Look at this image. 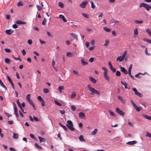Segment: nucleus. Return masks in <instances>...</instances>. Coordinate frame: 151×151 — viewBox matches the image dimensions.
<instances>
[{"label":"nucleus","mask_w":151,"mask_h":151,"mask_svg":"<svg viewBox=\"0 0 151 151\" xmlns=\"http://www.w3.org/2000/svg\"><path fill=\"white\" fill-rule=\"evenodd\" d=\"M104 76L106 80L108 81H109V77L107 75H104Z\"/></svg>","instance_id":"79ce46f5"},{"label":"nucleus","mask_w":151,"mask_h":151,"mask_svg":"<svg viewBox=\"0 0 151 151\" xmlns=\"http://www.w3.org/2000/svg\"><path fill=\"white\" fill-rule=\"evenodd\" d=\"M137 143V142L135 141H132L128 142L126 143V144L129 145H134Z\"/></svg>","instance_id":"9b49d317"},{"label":"nucleus","mask_w":151,"mask_h":151,"mask_svg":"<svg viewBox=\"0 0 151 151\" xmlns=\"http://www.w3.org/2000/svg\"><path fill=\"white\" fill-rule=\"evenodd\" d=\"M109 112L110 114V115L111 116H113L114 115V113L113 112H112V111H110V110L109 111Z\"/></svg>","instance_id":"69168bd1"},{"label":"nucleus","mask_w":151,"mask_h":151,"mask_svg":"<svg viewBox=\"0 0 151 151\" xmlns=\"http://www.w3.org/2000/svg\"><path fill=\"white\" fill-rule=\"evenodd\" d=\"M109 40H106L105 41V43L104 44V45L105 46H107L109 43Z\"/></svg>","instance_id":"4c0bfd02"},{"label":"nucleus","mask_w":151,"mask_h":151,"mask_svg":"<svg viewBox=\"0 0 151 151\" xmlns=\"http://www.w3.org/2000/svg\"><path fill=\"white\" fill-rule=\"evenodd\" d=\"M38 138L39 139V140L40 142H44L45 141V139L43 137H38Z\"/></svg>","instance_id":"4be33fe9"},{"label":"nucleus","mask_w":151,"mask_h":151,"mask_svg":"<svg viewBox=\"0 0 151 151\" xmlns=\"http://www.w3.org/2000/svg\"><path fill=\"white\" fill-rule=\"evenodd\" d=\"M88 88L89 90L92 93L96 94H99L100 93L99 91L95 89L94 88H92L90 84L88 85Z\"/></svg>","instance_id":"f03ea898"},{"label":"nucleus","mask_w":151,"mask_h":151,"mask_svg":"<svg viewBox=\"0 0 151 151\" xmlns=\"http://www.w3.org/2000/svg\"><path fill=\"white\" fill-rule=\"evenodd\" d=\"M9 149L11 151H17L15 149L12 147H10Z\"/></svg>","instance_id":"338daca9"},{"label":"nucleus","mask_w":151,"mask_h":151,"mask_svg":"<svg viewBox=\"0 0 151 151\" xmlns=\"http://www.w3.org/2000/svg\"><path fill=\"white\" fill-rule=\"evenodd\" d=\"M102 69L104 71V75H107L108 73V70L107 69L104 67H103L102 68Z\"/></svg>","instance_id":"f3484780"},{"label":"nucleus","mask_w":151,"mask_h":151,"mask_svg":"<svg viewBox=\"0 0 151 151\" xmlns=\"http://www.w3.org/2000/svg\"><path fill=\"white\" fill-rule=\"evenodd\" d=\"M23 5V4H22V2L21 1H19L17 3V5L18 6H22Z\"/></svg>","instance_id":"8fccbe9b"},{"label":"nucleus","mask_w":151,"mask_h":151,"mask_svg":"<svg viewBox=\"0 0 151 151\" xmlns=\"http://www.w3.org/2000/svg\"><path fill=\"white\" fill-rule=\"evenodd\" d=\"M35 146L38 148H39L40 149H42V147L41 146L39 145L37 143H35Z\"/></svg>","instance_id":"f704fd0d"},{"label":"nucleus","mask_w":151,"mask_h":151,"mask_svg":"<svg viewBox=\"0 0 151 151\" xmlns=\"http://www.w3.org/2000/svg\"><path fill=\"white\" fill-rule=\"evenodd\" d=\"M119 22H120L119 21L116 20L113 18H111L110 22V23H119Z\"/></svg>","instance_id":"0eeeda50"},{"label":"nucleus","mask_w":151,"mask_h":151,"mask_svg":"<svg viewBox=\"0 0 151 151\" xmlns=\"http://www.w3.org/2000/svg\"><path fill=\"white\" fill-rule=\"evenodd\" d=\"M124 59L121 56L118 57L116 58V61H119V62L123 61Z\"/></svg>","instance_id":"4468645a"},{"label":"nucleus","mask_w":151,"mask_h":151,"mask_svg":"<svg viewBox=\"0 0 151 151\" xmlns=\"http://www.w3.org/2000/svg\"><path fill=\"white\" fill-rule=\"evenodd\" d=\"M135 22L136 24H142L143 23V21H138L137 20H136L135 21Z\"/></svg>","instance_id":"ea45409f"},{"label":"nucleus","mask_w":151,"mask_h":151,"mask_svg":"<svg viewBox=\"0 0 151 151\" xmlns=\"http://www.w3.org/2000/svg\"><path fill=\"white\" fill-rule=\"evenodd\" d=\"M59 17L60 19H62L63 21L64 22H67V20L66 19L64 16L63 15L60 14L59 15Z\"/></svg>","instance_id":"1a4fd4ad"},{"label":"nucleus","mask_w":151,"mask_h":151,"mask_svg":"<svg viewBox=\"0 0 151 151\" xmlns=\"http://www.w3.org/2000/svg\"><path fill=\"white\" fill-rule=\"evenodd\" d=\"M132 64H131L129 67V68H128V72H131V70L132 68Z\"/></svg>","instance_id":"4d7b16f0"},{"label":"nucleus","mask_w":151,"mask_h":151,"mask_svg":"<svg viewBox=\"0 0 151 151\" xmlns=\"http://www.w3.org/2000/svg\"><path fill=\"white\" fill-rule=\"evenodd\" d=\"M54 102L55 104L59 106H62V105L59 102H58L56 100H55Z\"/></svg>","instance_id":"58836bf2"},{"label":"nucleus","mask_w":151,"mask_h":151,"mask_svg":"<svg viewBox=\"0 0 151 151\" xmlns=\"http://www.w3.org/2000/svg\"><path fill=\"white\" fill-rule=\"evenodd\" d=\"M127 54V51H125L122 55V56H121L124 59L126 56Z\"/></svg>","instance_id":"49530a36"},{"label":"nucleus","mask_w":151,"mask_h":151,"mask_svg":"<svg viewBox=\"0 0 151 151\" xmlns=\"http://www.w3.org/2000/svg\"><path fill=\"white\" fill-rule=\"evenodd\" d=\"M71 35L73 36V38L75 39L76 40H78L77 36L76 35L73 33H71Z\"/></svg>","instance_id":"c85d7f7f"},{"label":"nucleus","mask_w":151,"mask_h":151,"mask_svg":"<svg viewBox=\"0 0 151 151\" xmlns=\"http://www.w3.org/2000/svg\"><path fill=\"white\" fill-rule=\"evenodd\" d=\"M33 117L34 119V120L36 121H40V120L39 119H38L35 116H33Z\"/></svg>","instance_id":"0e129e2a"},{"label":"nucleus","mask_w":151,"mask_h":151,"mask_svg":"<svg viewBox=\"0 0 151 151\" xmlns=\"http://www.w3.org/2000/svg\"><path fill=\"white\" fill-rule=\"evenodd\" d=\"M46 22V19L44 18L43 21H42V24L43 25H45V23Z\"/></svg>","instance_id":"13d9d810"},{"label":"nucleus","mask_w":151,"mask_h":151,"mask_svg":"<svg viewBox=\"0 0 151 151\" xmlns=\"http://www.w3.org/2000/svg\"><path fill=\"white\" fill-rule=\"evenodd\" d=\"M81 64L83 65H87L88 64V62L84 61L83 59L82 58L81 60Z\"/></svg>","instance_id":"f8f14e48"},{"label":"nucleus","mask_w":151,"mask_h":151,"mask_svg":"<svg viewBox=\"0 0 151 151\" xmlns=\"http://www.w3.org/2000/svg\"><path fill=\"white\" fill-rule=\"evenodd\" d=\"M104 30L106 32H109L111 31V30L109 28H107L106 27H103Z\"/></svg>","instance_id":"b1692460"},{"label":"nucleus","mask_w":151,"mask_h":151,"mask_svg":"<svg viewBox=\"0 0 151 151\" xmlns=\"http://www.w3.org/2000/svg\"><path fill=\"white\" fill-rule=\"evenodd\" d=\"M143 40L144 41L147 42L148 43L151 44V40L145 38H143Z\"/></svg>","instance_id":"a211bd4d"},{"label":"nucleus","mask_w":151,"mask_h":151,"mask_svg":"<svg viewBox=\"0 0 151 151\" xmlns=\"http://www.w3.org/2000/svg\"><path fill=\"white\" fill-rule=\"evenodd\" d=\"M38 10V11H40L42 9V7L38 5H37L36 6Z\"/></svg>","instance_id":"c03bdc74"},{"label":"nucleus","mask_w":151,"mask_h":151,"mask_svg":"<svg viewBox=\"0 0 151 151\" xmlns=\"http://www.w3.org/2000/svg\"><path fill=\"white\" fill-rule=\"evenodd\" d=\"M89 79L93 83H95L96 82V80L91 76H89Z\"/></svg>","instance_id":"9d476101"},{"label":"nucleus","mask_w":151,"mask_h":151,"mask_svg":"<svg viewBox=\"0 0 151 151\" xmlns=\"http://www.w3.org/2000/svg\"><path fill=\"white\" fill-rule=\"evenodd\" d=\"M145 8L147 11H149L150 9H151V6L147 4H146Z\"/></svg>","instance_id":"6ab92c4d"},{"label":"nucleus","mask_w":151,"mask_h":151,"mask_svg":"<svg viewBox=\"0 0 151 151\" xmlns=\"http://www.w3.org/2000/svg\"><path fill=\"white\" fill-rule=\"evenodd\" d=\"M58 90L60 92H61V90L64 89V87L63 86H60L58 87Z\"/></svg>","instance_id":"72a5a7b5"},{"label":"nucleus","mask_w":151,"mask_h":151,"mask_svg":"<svg viewBox=\"0 0 151 151\" xmlns=\"http://www.w3.org/2000/svg\"><path fill=\"white\" fill-rule=\"evenodd\" d=\"M121 74L119 70L117 71L116 73V75L118 76H120Z\"/></svg>","instance_id":"a19ab883"},{"label":"nucleus","mask_w":151,"mask_h":151,"mask_svg":"<svg viewBox=\"0 0 151 151\" xmlns=\"http://www.w3.org/2000/svg\"><path fill=\"white\" fill-rule=\"evenodd\" d=\"M2 130L0 128V135L1 138H3L4 137V134L1 133Z\"/></svg>","instance_id":"e2e57ef3"},{"label":"nucleus","mask_w":151,"mask_h":151,"mask_svg":"<svg viewBox=\"0 0 151 151\" xmlns=\"http://www.w3.org/2000/svg\"><path fill=\"white\" fill-rule=\"evenodd\" d=\"M28 101L30 103V104L32 105V106H34V104L33 103V101H32L30 99L29 100H28Z\"/></svg>","instance_id":"3c124183"},{"label":"nucleus","mask_w":151,"mask_h":151,"mask_svg":"<svg viewBox=\"0 0 151 151\" xmlns=\"http://www.w3.org/2000/svg\"><path fill=\"white\" fill-rule=\"evenodd\" d=\"M79 117L82 119H84L86 118L85 114L83 112H80L78 114Z\"/></svg>","instance_id":"39448f33"},{"label":"nucleus","mask_w":151,"mask_h":151,"mask_svg":"<svg viewBox=\"0 0 151 151\" xmlns=\"http://www.w3.org/2000/svg\"><path fill=\"white\" fill-rule=\"evenodd\" d=\"M13 137L14 139H17L19 137L18 134L17 133H13Z\"/></svg>","instance_id":"412c9836"},{"label":"nucleus","mask_w":151,"mask_h":151,"mask_svg":"<svg viewBox=\"0 0 151 151\" xmlns=\"http://www.w3.org/2000/svg\"><path fill=\"white\" fill-rule=\"evenodd\" d=\"M0 85L1 86L3 87L4 88H5L6 89V87L3 83L1 80L0 81Z\"/></svg>","instance_id":"7c9ffc66"},{"label":"nucleus","mask_w":151,"mask_h":151,"mask_svg":"<svg viewBox=\"0 0 151 151\" xmlns=\"http://www.w3.org/2000/svg\"><path fill=\"white\" fill-rule=\"evenodd\" d=\"M5 61L6 63L9 64L10 63V60L9 59L6 58L5 59Z\"/></svg>","instance_id":"c9c22d12"},{"label":"nucleus","mask_w":151,"mask_h":151,"mask_svg":"<svg viewBox=\"0 0 151 151\" xmlns=\"http://www.w3.org/2000/svg\"><path fill=\"white\" fill-rule=\"evenodd\" d=\"M14 112L16 116L17 117H19V114L18 113L17 107L15 106L14 108Z\"/></svg>","instance_id":"dca6fc26"},{"label":"nucleus","mask_w":151,"mask_h":151,"mask_svg":"<svg viewBox=\"0 0 151 151\" xmlns=\"http://www.w3.org/2000/svg\"><path fill=\"white\" fill-rule=\"evenodd\" d=\"M13 32L14 31L11 29L6 30L5 31L6 33L9 35L12 34Z\"/></svg>","instance_id":"6e6552de"},{"label":"nucleus","mask_w":151,"mask_h":151,"mask_svg":"<svg viewBox=\"0 0 151 151\" xmlns=\"http://www.w3.org/2000/svg\"><path fill=\"white\" fill-rule=\"evenodd\" d=\"M82 15L88 19L89 18V15L86 14L82 13Z\"/></svg>","instance_id":"c756f323"},{"label":"nucleus","mask_w":151,"mask_h":151,"mask_svg":"<svg viewBox=\"0 0 151 151\" xmlns=\"http://www.w3.org/2000/svg\"><path fill=\"white\" fill-rule=\"evenodd\" d=\"M17 24H26V22H24L22 21L17 20L16 22Z\"/></svg>","instance_id":"ddd939ff"},{"label":"nucleus","mask_w":151,"mask_h":151,"mask_svg":"<svg viewBox=\"0 0 151 151\" xmlns=\"http://www.w3.org/2000/svg\"><path fill=\"white\" fill-rule=\"evenodd\" d=\"M17 104L18 106H19V108H20V107H22V106L21 105V104H20V102L19 101V99H17Z\"/></svg>","instance_id":"5fc2aeb1"},{"label":"nucleus","mask_w":151,"mask_h":151,"mask_svg":"<svg viewBox=\"0 0 151 151\" xmlns=\"http://www.w3.org/2000/svg\"><path fill=\"white\" fill-rule=\"evenodd\" d=\"M134 107L137 111L139 112L140 111V109L137 106V105L135 106Z\"/></svg>","instance_id":"37998d69"},{"label":"nucleus","mask_w":151,"mask_h":151,"mask_svg":"<svg viewBox=\"0 0 151 151\" xmlns=\"http://www.w3.org/2000/svg\"><path fill=\"white\" fill-rule=\"evenodd\" d=\"M120 68L121 69V70L122 72L125 74H127L128 72L124 68L120 67Z\"/></svg>","instance_id":"423d86ee"},{"label":"nucleus","mask_w":151,"mask_h":151,"mask_svg":"<svg viewBox=\"0 0 151 151\" xmlns=\"http://www.w3.org/2000/svg\"><path fill=\"white\" fill-rule=\"evenodd\" d=\"M134 33L135 35H137V34L138 33V29L137 28H135L134 29Z\"/></svg>","instance_id":"a18cd8bd"},{"label":"nucleus","mask_w":151,"mask_h":151,"mask_svg":"<svg viewBox=\"0 0 151 151\" xmlns=\"http://www.w3.org/2000/svg\"><path fill=\"white\" fill-rule=\"evenodd\" d=\"M79 139L81 141H85V140L84 139L83 136L82 135H81L80 136Z\"/></svg>","instance_id":"cd10ccee"},{"label":"nucleus","mask_w":151,"mask_h":151,"mask_svg":"<svg viewBox=\"0 0 151 151\" xmlns=\"http://www.w3.org/2000/svg\"><path fill=\"white\" fill-rule=\"evenodd\" d=\"M118 98L119 100L121 101L122 103L125 102V101L123 99V98L122 97H121L120 96H118Z\"/></svg>","instance_id":"393cba45"},{"label":"nucleus","mask_w":151,"mask_h":151,"mask_svg":"<svg viewBox=\"0 0 151 151\" xmlns=\"http://www.w3.org/2000/svg\"><path fill=\"white\" fill-rule=\"evenodd\" d=\"M146 31L148 33V35L151 36V31L148 29H147Z\"/></svg>","instance_id":"de8ad7c7"},{"label":"nucleus","mask_w":151,"mask_h":151,"mask_svg":"<svg viewBox=\"0 0 151 151\" xmlns=\"http://www.w3.org/2000/svg\"><path fill=\"white\" fill-rule=\"evenodd\" d=\"M133 90L135 94H141L140 93L137 91V89L135 88H133Z\"/></svg>","instance_id":"a878e982"},{"label":"nucleus","mask_w":151,"mask_h":151,"mask_svg":"<svg viewBox=\"0 0 151 151\" xmlns=\"http://www.w3.org/2000/svg\"><path fill=\"white\" fill-rule=\"evenodd\" d=\"M49 90L47 88H44V92L45 93H47L49 92Z\"/></svg>","instance_id":"09e8293b"},{"label":"nucleus","mask_w":151,"mask_h":151,"mask_svg":"<svg viewBox=\"0 0 151 151\" xmlns=\"http://www.w3.org/2000/svg\"><path fill=\"white\" fill-rule=\"evenodd\" d=\"M97 132L98 129H95L94 131L91 132V134L92 135H94L97 133Z\"/></svg>","instance_id":"aec40b11"},{"label":"nucleus","mask_w":151,"mask_h":151,"mask_svg":"<svg viewBox=\"0 0 151 151\" xmlns=\"http://www.w3.org/2000/svg\"><path fill=\"white\" fill-rule=\"evenodd\" d=\"M146 4L144 3H141L139 4V8H141L142 7H144L145 8Z\"/></svg>","instance_id":"bb28decb"},{"label":"nucleus","mask_w":151,"mask_h":151,"mask_svg":"<svg viewBox=\"0 0 151 151\" xmlns=\"http://www.w3.org/2000/svg\"><path fill=\"white\" fill-rule=\"evenodd\" d=\"M71 109L73 111H74L76 110V107L73 105L72 106H71Z\"/></svg>","instance_id":"680f3d73"},{"label":"nucleus","mask_w":151,"mask_h":151,"mask_svg":"<svg viewBox=\"0 0 151 151\" xmlns=\"http://www.w3.org/2000/svg\"><path fill=\"white\" fill-rule=\"evenodd\" d=\"M146 136L149 137L150 138H151V134L150 133L148 132H146Z\"/></svg>","instance_id":"e433bc0d"},{"label":"nucleus","mask_w":151,"mask_h":151,"mask_svg":"<svg viewBox=\"0 0 151 151\" xmlns=\"http://www.w3.org/2000/svg\"><path fill=\"white\" fill-rule=\"evenodd\" d=\"M37 99L39 101H40V102L43 100V99L40 96H38Z\"/></svg>","instance_id":"603ef678"},{"label":"nucleus","mask_w":151,"mask_h":151,"mask_svg":"<svg viewBox=\"0 0 151 151\" xmlns=\"http://www.w3.org/2000/svg\"><path fill=\"white\" fill-rule=\"evenodd\" d=\"M87 3L88 2L87 1H85L83 2L80 4V6L82 8H85L86 7Z\"/></svg>","instance_id":"20e7f679"},{"label":"nucleus","mask_w":151,"mask_h":151,"mask_svg":"<svg viewBox=\"0 0 151 151\" xmlns=\"http://www.w3.org/2000/svg\"><path fill=\"white\" fill-rule=\"evenodd\" d=\"M7 78L8 80L10 82V83L12 82V80L11 78H10L9 77V76L8 75H7Z\"/></svg>","instance_id":"052dcab7"},{"label":"nucleus","mask_w":151,"mask_h":151,"mask_svg":"<svg viewBox=\"0 0 151 151\" xmlns=\"http://www.w3.org/2000/svg\"><path fill=\"white\" fill-rule=\"evenodd\" d=\"M94 58L93 57H91L89 60V62L92 63L93 62Z\"/></svg>","instance_id":"774afa93"},{"label":"nucleus","mask_w":151,"mask_h":151,"mask_svg":"<svg viewBox=\"0 0 151 151\" xmlns=\"http://www.w3.org/2000/svg\"><path fill=\"white\" fill-rule=\"evenodd\" d=\"M140 74H142V75H144L142 73H138L136 75H135V77H138L139 78H141V77L140 76H139V75H140Z\"/></svg>","instance_id":"bf43d9fd"},{"label":"nucleus","mask_w":151,"mask_h":151,"mask_svg":"<svg viewBox=\"0 0 151 151\" xmlns=\"http://www.w3.org/2000/svg\"><path fill=\"white\" fill-rule=\"evenodd\" d=\"M121 82L122 84V85H123L124 86V87L125 88H127V89L128 88V87L127 86V83H126L122 81H121Z\"/></svg>","instance_id":"5701e85b"},{"label":"nucleus","mask_w":151,"mask_h":151,"mask_svg":"<svg viewBox=\"0 0 151 151\" xmlns=\"http://www.w3.org/2000/svg\"><path fill=\"white\" fill-rule=\"evenodd\" d=\"M58 5L61 8H63L64 6L63 4V3L60 2H58Z\"/></svg>","instance_id":"2f4dec72"},{"label":"nucleus","mask_w":151,"mask_h":151,"mask_svg":"<svg viewBox=\"0 0 151 151\" xmlns=\"http://www.w3.org/2000/svg\"><path fill=\"white\" fill-rule=\"evenodd\" d=\"M116 110L117 113H118L119 115L122 116H124L125 113L121 110H120L119 108H116Z\"/></svg>","instance_id":"7ed1b4c3"},{"label":"nucleus","mask_w":151,"mask_h":151,"mask_svg":"<svg viewBox=\"0 0 151 151\" xmlns=\"http://www.w3.org/2000/svg\"><path fill=\"white\" fill-rule=\"evenodd\" d=\"M110 68L112 70L113 72H115L116 71V69L114 68L113 67H112L111 68Z\"/></svg>","instance_id":"6e6d98bb"},{"label":"nucleus","mask_w":151,"mask_h":151,"mask_svg":"<svg viewBox=\"0 0 151 151\" xmlns=\"http://www.w3.org/2000/svg\"><path fill=\"white\" fill-rule=\"evenodd\" d=\"M59 125L62 127L65 131H67L68 130V128L65 126L63 125L60 122L59 123Z\"/></svg>","instance_id":"2eb2a0df"},{"label":"nucleus","mask_w":151,"mask_h":151,"mask_svg":"<svg viewBox=\"0 0 151 151\" xmlns=\"http://www.w3.org/2000/svg\"><path fill=\"white\" fill-rule=\"evenodd\" d=\"M131 72H128L129 75L133 79H134V77L132 75Z\"/></svg>","instance_id":"864d4df0"},{"label":"nucleus","mask_w":151,"mask_h":151,"mask_svg":"<svg viewBox=\"0 0 151 151\" xmlns=\"http://www.w3.org/2000/svg\"><path fill=\"white\" fill-rule=\"evenodd\" d=\"M91 4V7L93 9H94L95 8V5L94 4L93 2L91 1H89Z\"/></svg>","instance_id":"473e14b6"},{"label":"nucleus","mask_w":151,"mask_h":151,"mask_svg":"<svg viewBox=\"0 0 151 151\" xmlns=\"http://www.w3.org/2000/svg\"><path fill=\"white\" fill-rule=\"evenodd\" d=\"M68 124H66V126L72 131H74L75 129L73 127V124L72 122L70 120H68L67 121Z\"/></svg>","instance_id":"f257e3e1"}]
</instances>
